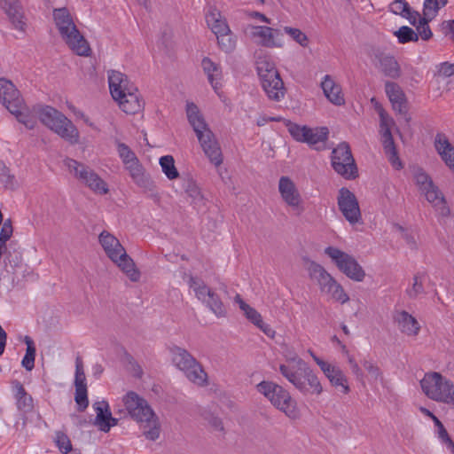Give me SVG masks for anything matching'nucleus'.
<instances>
[{
  "mask_svg": "<svg viewBox=\"0 0 454 454\" xmlns=\"http://www.w3.org/2000/svg\"><path fill=\"white\" fill-rule=\"evenodd\" d=\"M186 114L205 155L212 164L219 167L223 163V153L220 145L215 134L205 121L198 106L193 103H188L186 105Z\"/></svg>",
  "mask_w": 454,
  "mask_h": 454,
  "instance_id": "1",
  "label": "nucleus"
},
{
  "mask_svg": "<svg viewBox=\"0 0 454 454\" xmlns=\"http://www.w3.org/2000/svg\"><path fill=\"white\" fill-rule=\"evenodd\" d=\"M124 407L132 419L144 427V434L155 441L160 436L159 418L148 402L134 391H129L122 398Z\"/></svg>",
  "mask_w": 454,
  "mask_h": 454,
  "instance_id": "2",
  "label": "nucleus"
},
{
  "mask_svg": "<svg viewBox=\"0 0 454 454\" xmlns=\"http://www.w3.org/2000/svg\"><path fill=\"white\" fill-rule=\"evenodd\" d=\"M290 360L295 362L297 369L286 365H279L280 373L303 395H320L324 387L317 375L300 357L294 356Z\"/></svg>",
  "mask_w": 454,
  "mask_h": 454,
  "instance_id": "3",
  "label": "nucleus"
},
{
  "mask_svg": "<svg viewBox=\"0 0 454 454\" xmlns=\"http://www.w3.org/2000/svg\"><path fill=\"white\" fill-rule=\"evenodd\" d=\"M54 23L64 42L79 56H89L90 48L66 7L53 10Z\"/></svg>",
  "mask_w": 454,
  "mask_h": 454,
  "instance_id": "4",
  "label": "nucleus"
},
{
  "mask_svg": "<svg viewBox=\"0 0 454 454\" xmlns=\"http://www.w3.org/2000/svg\"><path fill=\"white\" fill-rule=\"evenodd\" d=\"M0 102L27 129H33L35 121L26 106L19 90L6 78H0Z\"/></svg>",
  "mask_w": 454,
  "mask_h": 454,
  "instance_id": "5",
  "label": "nucleus"
},
{
  "mask_svg": "<svg viewBox=\"0 0 454 454\" xmlns=\"http://www.w3.org/2000/svg\"><path fill=\"white\" fill-rule=\"evenodd\" d=\"M256 71L262 88L270 100L279 102L285 98L286 89L275 63L268 56L256 60Z\"/></svg>",
  "mask_w": 454,
  "mask_h": 454,
  "instance_id": "6",
  "label": "nucleus"
},
{
  "mask_svg": "<svg viewBox=\"0 0 454 454\" xmlns=\"http://www.w3.org/2000/svg\"><path fill=\"white\" fill-rule=\"evenodd\" d=\"M40 121L51 130L71 145L79 142L80 134L77 128L65 114L57 109L45 106L37 111Z\"/></svg>",
  "mask_w": 454,
  "mask_h": 454,
  "instance_id": "7",
  "label": "nucleus"
},
{
  "mask_svg": "<svg viewBox=\"0 0 454 454\" xmlns=\"http://www.w3.org/2000/svg\"><path fill=\"white\" fill-rule=\"evenodd\" d=\"M412 179L421 195L441 215L450 214L444 194L434 184L432 177L420 167H414L411 170Z\"/></svg>",
  "mask_w": 454,
  "mask_h": 454,
  "instance_id": "8",
  "label": "nucleus"
},
{
  "mask_svg": "<svg viewBox=\"0 0 454 454\" xmlns=\"http://www.w3.org/2000/svg\"><path fill=\"white\" fill-rule=\"evenodd\" d=\"M256 390L263 395L270 403L286 414L289 419L299 418V410L296 401L288 390L272 381L263 380L256 385Z\"/></svg>",
  "mask_w": 454,
  "mask_h": 454,
  "instance_id": "9",
  "label": "nucleus"
},
{
  "mask_svg": "<svg viewBox=\"0 0 454 454\" xmlns=\"http://www.w3.org/2000/svg\"><path fill=\"white\" fill-rule=\"evenodd\" d=\"M420 386L429 399L454 408V383L440 372L426 373Z\"/></svg>",
  "mask_w": 454,
  "mask_h": 454,
  "instance_id": "10",
  "label": "nucleus"
},
{
  "mask_svg": "<svg viewBox=\"0 0 454 454\" xmlns=\"http://www.w3.org/2000/svg\"><path fill=\"white\" fill-rule=\"evenodd\" d=\"M307 270L311 279L315 280L320 291L330 296L335 301L344 304L349 297L342 286L319 263L309 261Z\"/></svg>",
  "mask_w": 454,
  "mask_h": 454,
  "instance_id": "11",
  "label": "nucleus"
},
{
  "mask_svg": "<svg viewBox=\"0 0 454 454\" xmlns=\"http://www.w3.org/2000/svg\"><path fill=\"white\" fill-rule=\"evenodd\" d=\"M325 254L346 277L356 282L364 280L365 271L353 255L334 247H327Z\"/></svg>",
  "mask_w": 454,
  "mask_h": 454,
  "instance_id": "12",
  "label": "nucleus"
},
{
  "mask_svg": "<svg viewBox=\"0 0 454 454\" xmlns=\"http://www.w3.org/2000/svg\"><path fill=\"white\" fill-rule=\"evenodd\" d=\"M188 285L198 300L204 303L217 317H226L227 310L219 295L208 287L201 278L190 276Z\"/></svg>",
  "mask_w": 454,
  "mask_h": 454,
  "instance_id": "13",
  "label": "nucleus"
},
{
  "mask_svg": "<svg viewBox=\"0 0 454 454\" xmlns=\"http://www.w3.org/2000/svg\"><path fill=\"white\" fill-rule=\"evenodd\" d=\"M64 165L74 177L79 179L95 192L100 194H106L108 192L107 184L88 166L71 158H67L64 160Z\"/></svg>",
  "mask_w": 454,
  "mask_h": 454,
  "instance_id": "14",
  "label": "nucleus"
},
{
  "mask_svg": "<svg viewBox=\"0 0 454 454\" xmlns=\"http://www.w3.org/2000/svg\"><path fill=\"white\" fill-rule=\"evenodd\" d=\"M331 163L335 172L345 179L357 176V168L348 143L342 142L333 150Z\"/></svg>",
  "mask_w": 454,
  "mask_h": 454,
  "instance_id": "15",
  "label": "nucleus"
},
{
  "mask_svg": "<svg viewBox=\"0 0 454 454\" xmlns=\"http://www.w3.org/2000/svg\"><path fill=\"white\" fill-rule=\"evenodd\" d=\"M338 207L344 218L351 224L362 223V215L356 195L348 188L339 190L337 198Z\"/></svg>",
  "mask_w": 454,
  "mask_h": 454,
  "instance_id": "16",
  "label": "nucleus"
},
{
  "mask_svg": "<svg viewBox=\"0 0 454 454\" xmlns=\"http://www.w3.org/2000/svg\"><path fill=\"white\" fill-rule=\"evenodd\" d=\"M374 66L387 77L397 79L401 76V67L393 55L386 54L380 49H372L370 53Z\"/></svg>",
  "mask_w": 454,
  "mask_h": 454,
  "instance_id": "17",
  "label": "nucleus"
},
{
  "mask_svg": "<svg viewBox=\"0 0 454 454\" xmlns=\"http://www.w3.org/2000/svg\"><path fill=\"white\" fill-rule=\"evenodd\" d=\"M251 35L257 38V44L266 48H282L284 45L283 34L280 29L266 26L251 27Z\"/></svg>",
  "mask_w": 454,
  "mask_h": 454,
  "instance_id": "18",
  "label": "nucleus"
},
{
  "mask_svg": "<svg viewBox=\"0 0 454 454\" xmlns=\"http://www.w3.org/2000/svg\"><path fill=\"white\" fill-rule=\"evenodd\" d=\"M278 192L284 202L294 210H303L301 196L294 183L288 176H281L278 181Z\"/></svg>",
  "mask_w": 454,
  "mask_h": 454,
  "instance_id": "19",
  "label": "nucleus"
},
{
  "mask_svg": "<svg viewBox=\"0 0 454 454\" xmlns=\"http://www.w3.org/2000/svg\"><path fill=\"white\" fill-rule=\"evenodd\" d=\"M0 8L7 15L12 27L21 32L27 28V18L20 0H0Z\"/></svg>",
  "mask_w": 454,
  "mask_h": 454,
  "instance_id": "20",
  "label": "nucleus"
},
{
  "mask_svg": "<svg viewBox=\"0 0 454 454\" xmlns=\"http://www.w3.org/2000/svg\"><path fill=\"white\" fill-rule=\"evenodd\" d=\"M317 365L333 387H340L341 392L345 395L349 393L350 388L348 384V379L339 366L325 361H317Z\"/></svg>",
  "mask_w": 454,
  "mask_h": 454,
  "instance_id": "21",
  "label": "nucleus"
},
{
  "mask_svg": "<svg viewBox=\"0 0 454 454\" xmlns=\"http://www.w3.org/2000/svg\"><path fill=\"white\" fill-rule=\"evenodd\" d=\"M108 83L114 100L121 98L127 92L136 90V86L129 81L127 75L116 70L108 71Z\"/></svg>",
  "mask_w": 454,
  "mask_h": 454,
  "instance_id": "22",
  "label": "nucleus"
},
{
  "mask_svg": "<svg viewBox=\"0 0 454 454\" xmlns=\"http://www.w3.org/2000/svg\"><path fill=\"white\" fill-rule=\"evenodd\" d=\"M385 91L392 104L393 109L398 114L405 116L407 121H410V117H407L408 107L407 100L404 92L401 87L393 82H386Z\"/></svg>",
  "mask_w": 454,
  "mask_h": 454,
  "instance_id": "23",
  "label": "nucleus"
},
{
  "mask_svg": "<svg viewBox=\"0 0 454 454\" xmlns=\"http://www.w3.org/2000/svg\"><path fill=\"white\" fill-rule=\"evenodd\" d=\"M92 407L96 411L94 424L99 430L106 433L112 427L117 425L118 420L112 416L109 404L106 401H98L93 403Z\"/></svg>",
  "mask_w": 454,
  "mask_h": 454,
  "instance_id": "24",
  "label": "nucleus"
},
{
  "mask_svg": "<svg viewBox=\"0 0 454 454\" xmlns=\"http://www.w3.org/2000/svg\"><path fill=\"white\" fill-rule=\"evenodd\" d=\"M394 322L398 329L408 336L418 335L420 325L417 319L405 310H397L393 316Z\"/></svg>",
  "mask_w": 454,
  "mask_h": 454,
  "instance_id": "25",
  "label": "nucleus"
},
{
  "mask_svg": "<svg viewBox=\"0 0 454 454\" xmlns=\"http://www.w3.org/2000/svg\"><path fill=\"white\" fill-rule=\"evenodd\" d=\"M98 241L111 261L120 258V254L125 251L119 239L107 231H103L99 234Z\"/></svg>",
  "mask_w": 454,
  "mask_h": 454,
  "instance_id": "26",
  "label": "nucleus"
},
{
  "mask_svg": "<svg viewBox=\"0 0 454 454\" xmlns=\"http://www.w3.org/2000/svg\"><path fill=\"white\" fill-rule=\"evenodd\" d=\"M434 147L445 164L454 172V147L443 133H437Z\"/></svg>",
  "mask_w": 454,
  "mask_h": 454,
  "instance_id": "27",
  "label": "nucleus"
},
{
  "mask_svg": "<svg viewBox=\"0 0 454 454\" xmlns=\"http://www.w3.org/2000/svg\"><path fill=\"white\" fill-rule=\"evenodd\" d=\"M321 87L327 99L335 106H342L345 103L344 95L341 87L336 83L329 75H325Z\"/></svg>",
  "mask_w": 454,
  "mask_h": 454,
  "instance_id": "28",
  "label": "nucleus"
},
{
  "mask_svg": "<svg viewBox=\"0 0 454 454\" xmlns=\"http://www.w3.org/2000/svg\"><path fill=\"white\" fill-rule=\"evenodd\" d=\"M115 101L119 103L121 110L128 114H135L140 112L144 107V101L140 98L137 87L135 91L127 92L123 94L121 98H116Z\"/></svg>",
  "mask_w": 454,
  "mask_h": 454,
  "instance_id": "29",
  "label": "nucleus"
},
{
  "mask_svg": "<svg viewBox=\"0 0 454 454\" xmlns=\"http://www.w3.org/2000/svg\"><path fill=\"white\" fill-rule=\"evenodd\" d=\"M125 168L129 171L132 180L140 187L148 188L151 184V180L146 175L145 168L140 163L138 158L126 162Z\"/></svg>",
  "mask_w": 454,
  "mask_h": 454,
  "instance_id": "30",
  "label": "nucleus"
},
{
  "mask_svg": "<svg viewBox=\"0 0 454 454\" xmlns=\"http://www.w3.org/2000/svg\"><path fill=\"white\" fill-rule=\"evenodd\" d=\"M206 21L212 32L216 35L230 32V27L220 12L210 6L206 13Z\"/></svg>",
  "mask_w": 454,
  "mask_h": 454,
  "instance_id": "31",
  "label": "nucleus"
},
{
  "mask_svg": "<svg viewBox=\"0 0 454 454\" xmlns=\"http://www.w3.org/2000/svg\"><path fill=\"white\" fill-rule=\"evenodd\" d=\"M16 405L19 411L22 412H29L33 409V398L27 393L23 385L17 380L12 382Z\"/></svg>",
  "mask_w": 454,
  "mask_h": 454,
  "instance_id": "32",
  "label": "nucleus"
},
{
  "mask_svg": "<svg viewBox=\"0 0 454 454\" xmlns=\"http://www.w3.org/2000/svg\"><path fill=\"white\" fill-rule=\"evenodd\" d=\"M381 143L383 145L384 153L387 155L392 167L396 170L403 168V163L398 156L392 134L390 133L381 135Z\"/></svg>",
  "mask_w": 454,
  "mask_h": 454,
  "instance_id": "33",
  "label": "nucleus"
},
{
  "mask_svg": "<svg viewBox=\"0 0 454 454\" xmlns=\"http://www.w3.org/2000/svg\"><path fill=\"white\" fill-rule=\"evenodd\" d=\"M172 361L182 372L187 371L197 360L184 348L173 347L171 348Z\"/></svg>",
  "mask_w": 454,
  "mask_h": 454,
  "instance_id": "34",
  "label": "nucleus"
},
{
  "mask_svg": "<svg viewBox=\"0 0 454 454\" xmlns=\"http://www.w3.org/2000/svg\"><path fill=\"white\" fill-rule=\"evenodd\" d=\"M121 270L127 275V277L133 282H137L140 278V272L136 268L133 260L127 254L126 250L120 254V258L112 260Z\"/></svg>",
  "mask_w": 454,
  "mask_h": 454,
  "instance_id": "35",
  "label": "nucleus"
},
{
  "mask_svg": "<svg viewBox=\"0 0 454 454\" xmlns=\"http://www.w3.org/2000/svg\"><path fill=\"white\" fill-rule=\"evenodd\" d=\"M202 68L207 75L208 82L216 91L220 85L222 71L220 67L208 58H204L201 62Z\"/></svg>",
  "mask_w": 454,
  "mask_h": 454,
  "instance_id": "36",
  "label": "nucleus"
},
{
  "mask_svg": "<svg viewBox=\"0 0 454 454\" xmlns=\"http://www.w3.org/2000/svg\"><path fill=\"white\" fill-rule=\"evenodd\" d=\"M328 129L326 127H317L308 129V135L304 143L308 144L310 147L319 150L321 147L317 146L318 144H325L328 138Z\"/></svg>",
  "mask_w": 454,
  "mask_h": 454,
  "instance_id": "37",
  "label": "nucleus"
},
{
  "mask_svg": "<svg viewBox=\"0 0 454 454\" xmlns=\"http://www.w3.org/2000/svg\"><path fill=\"white\" fill-rule=\"evenodd\" d=\"M184 373L191 382L197 386L203 387L207 384V374L198 361Z\"/></svg>",
  "mask_w": 454,
  "mask_h": 454,
  "instance_id": "38",
  "label": "nucleus"
},
{
  "mask_svg": "<svg viewBox=\"0 0 454 454\" xmlns=\"http://www.w3.org/2000/svg\"><path fill=\"white\" fill-rule=\"evenodd\" d=\"M234 301L239 304V309L243 311L246 317L254 325L262 323V318L261 314L247 303H246L239 294H236Z\"/></svg>",
  "mask_w": 454,
  "mask_h": 454,
  "instance_id": "39",
  "label": "nucleus"
},
{
  "mask_svg": "<svg viewBox=\"0 0 454 454\" xmlns=\"http://www.w3.org/2000/svg\"><path fill=\"white\" fill-rule=\"evenodd\" d=\"M24 341L27 345V349L26 354L21 361V364L27 371H32L35 367L36 349L33 340L29 336H26Z\"/></svg>",
  "mask_w": 454,
  "mask_h": 454,
  "instance_id": "40",
  "label": "nucleus"
},
{
  "mask_svg": "<svg viewBox=\"0 0 454 454\" xmlns=\"http://www.w3.org/2000/svg\"><path fill=\"white\" fill-rule=\"evenodd\" d=\"M285 125L287 128L288 132L292 137L297 142L304 143L306 136L308 135L309 127L306 125H299L292 122L291 121L286 120Z\"/></svg>",
  "mask_w": 454,
  "mask_h": 454,
  "instance_id": "41",
  "label": "nucleus"
},
{
  "mask_svg": "<svg viewBox=\"0 0 454 454\" xmlns=\"http://www.w3.org/2000/svg\"><path fill=\"white\" fill-rule=\"evenodd\" d=\"M160 165L163 173L168 179L173 180L178 177L179 173L175 166L174 158L171 155L160 157Z\"/></svg>",
  "mask_w": 454,
  "mask_h": 454,
  "instance_id": "42",
  "label": "nucleus"
},
{
  "mask_svg": "<svg viewBox=\"0 0 454 454\" xmlns=\"http://www.w3.org/2000/svg\"><path fill=\"white\" fill-rule=\"evenodd\" d=\"M448 0H425L423 4V15L434 19L441 7L445 6Z\"/></svg>",
  "mask_w": 454,
  "mask_h": 454,
  "instance_id": "43",
  "label": "nucleus"
},
{
  "mask_svg": "<svg viewBox=\"0 0 454 454\" xmlns=\"http://www.w3.org/2000/svg\"><path fill=\"white\" fill-rule=\"evenodd\" d=\"M219 47L225 52H231L236 47V38L232 33L227 32L216 35Z\"/></svg>",
  "mask_w": 454,
  "mask_h": 454,
  "instance_id": "44",
  "label": "nucleus"
},
{
  "mask_svg": "<svg viewBox=\"0 0 454 454\" xmlns=\"http://www.w3.org/2000/svg\"><path fill=\"white\" fill-rule=\"evenodd\" d=\"M395 35L398 38L400 43H406L409 42H417L419 40L418 34L407 26L401 27L395 32Z\"/></svg>",
  "mask_w": 454,
  "mask_h": 454,
  "instance_id": "45",
  "label": "nucleus"
},
{
  "mask_svg": "<svg viewBox=\"0 0 454 454\" xmlns=\"http://www.w3.org/2000/svg\"><path fill=\"white\" fill-rule=\"evenodd\" d=\"M376 108L380 115V135L390 134L391 127L394 124V120L387 114V113L380 106H377Z\"/></svg>",
  "mask_w": 454,
  "mask_h": 454,
  "instance_id": "46",
  "label": "nucleus"
},
{
  "mask_svg": "<svg viewBox=\"0 0 454 454\" xmlns=\"http://www.w3.org/2000/svg\"><path fill=\"white\" fill-rule=\"evenodd\" d=\"M0 182L7 189L12 190L17 186L15 176L10 173V169L2 161H0Z\"/></svg>",
  "mask_w": 454,
  "mask_h": 454,
  "instance_id": "47",
  "label": "nucleus"
},
{
  "mask_svg": "<svg viewBox=\"0 0 454 454\" xmlns=\"http://www.w3.org/2000/svg\"><path fill=\"white\" fill-rule=\"evenodd\" d=\"M283 30L290 37L294 40L297 43H299L302 47H307L309 44L308 36L299 28H294L291 27H284Z\"/></svg>",
  "mask_w": 454,
  "mask_h": 454,
  "instance_id": "48",
  "label": "nucleus"
},
{
  "mask_svg": "<svg viewBox=\"0 0 454 454\" xmlns=\"http://www.w3.org/2000/svg\"><path fill=\"white\" fill-rule=\"evenodd\" d=\"M55 443L63 454H67L72 450V443L69 437L63 432L58 431L55 434Z\"/></svg>",
  "mask_w": 454,
  "mask_h": 454,
  "instance_id": "49",
  "label": "nucleus"
},
{
  "mask_svg": "<svg viewBox=\"0 0 454 454\" xmlns=\"http://www.w3.org/2000/svg\"><path fill=\"white\" fill-rule=\"evenodd\" d=\"M424 273H418L413 277L412 286L407 290V294L411 298H416L418 295L424 293Z\"/></svg>",
  "mask_w": 454,
  "mask_h": 454,
  "instance_id": "50",
  "label": "nucleus"
},
{
  "mask_svg": "<svg viewBox=\"0 0 454 454\" xmlns=\"http://www.w3.org/2000/svg\"><path fill=\"white\" fill-rule=\"evenodd\" d=\"M74 386L87 387L86 376L83 369V363L80 356H77L75 359Z\"/></svg>",
  "mask_w": 454,
  "mask_h": 454,
  "instance_id": "51",
  "label": "nucleus"
},
{
  "mask_svg": "<svg viewBox=\"0 0 454 454\" xmlns=\"http://www.w3.org/2000/svg\"><path fill=\"white\" fill-rule=\"evenodd\" d=\"M74 401L78 404L80 411H83L88 407L87 387H75Z\"/></svg>",
  "mask_w": 454,
  "mask_h": 454,
  "instance_id": "52",
  "label": "nucleus"
},
{
  "mask_svg": "<svg viewBox=\"0 0 454 454\" xmlns=\"http://www.w3.org/2000/svg\"><path fill=\"white\" fill-rule=\"evenodd\" d=\"M117 152L123 164L137 158L135 153L126 144L121 142H117Z\"/></svg>",
  "mask_w": 454,
  "mask_h": 454,
  "instance_id": "53",
  "label": "nucleus"
},
{
  "mask_svg": "<svg viewBox=\"0 0 454 454\" xmlns=\"http://www.w3.org/2000/svg\"><path fill=\"white\" fill-rule=\"evenodd\" d=\"M433 19H429L427 16H424L422 18H419V25L417 26V30L421 38L425 41L429 40L433 34L432 31L428 26V22L431 21Z\"/></svg>",
  "mask_w": 454,
  "mask_h": 454,
  "instance_id": "54",
  "label": "nucleus"
},
{
  "mask_svg": "<svg viewBox=\"0 0 454 454\" xmlns=\"http://www.w3.org/2000/svg\"><path fill=\"white\" fill-rule=\"evenodd\" d=\"M362 364H363L364 368L368 372L372 380H373L375 381H377L379 380H382V379H383L382 372L376 364H374L371 360H364L362 362Z\"/></svg>",
  "mask_w": 454,
  "mask_h": 454,
  "instance_id": "55",
  "label": "nucleus"
},
{
  "mask_svg": "<svg viewBox=\"0 0 454 454\" xmlns=\"http://www.w3.org/2000/svg\"><path fill=\"white\" fill-rule=\"evenodd\" d=\"M409 9L410 5L405 0H395L389 5L390 12L402 17L407 15Z\"/></svg>",
  "mask_w": 454,
  "mask_h": 454,
  "instance_id": "56",
  "label": "nucleus"
},
{
  "mask_svg": "<svg viewBox=\"0 0 454 454\" xmlns=\"http://www.w3.org/2000/svg\"><path fill=\"white\" fill-rule=\"evenodd\" d=\"M13 232V228L11 219L4 222L0 231V247H4L5 242L10 239Z\"/></svg>",
  "mask_w": 454,
  "mask_h": 454,
  "instance_id": "57",
  "label": "nucleus"
},
{
  "mask_svg": "<svg viewBox=\"0 0 454 454\" xmlns=\"http://www.w3.org/2000/svg\"><path fill=\"white\" fill-rule=\"evenodd\" d=\"M21 254L19 252H9L5 257L6 267L10 266L12 270L19 267L21 264Z\"/></svg>",
  "mask_w": 454,
  "mask_h": 454,
  "instance_id": "58",
  "label": "nucleus"
},
{
  "mask_svg": "<svg viewBox=\"0 0 454 454\" xmlns=\"http://www.w3.org/2000/svg\"><path fill=\"white\" fill-rule=\"evenodd\" d=\"M395 228L400 232L402 238L406 241L407 245L411 248L414 249L417 247L415 238L411 232L407 231L403 227L398 224L395 225Z\"/></svg>",
  "mask_w": 454,
  "mask_h": 454,
  "instance_id": "59",
  "label": "nucleus"
},
{
  "mask_svg": "<svg viewBox=\"0 0 454 454\" xmlns=\"http://www.w3.org/2000/svg\"><path fill=\"white\" fill-rule=\"evenodd\" d=\"M441 30L445 35H450L454 43V20H444L441 24Z\"/></svg>",
  "mask_w": 454,
  "mask_h": 454,
  "instance_id": "60",
  "label": "nucleus"
},
{
  "mask_svg": "<svg viewBox=\"0 0 454 454\" xmlns=\"http://www.w3.org/2000/svg\"><path fill=\"white\" fill-rule=\"evenodd\" d=\"M439 75L443 77H450L454 74V64L443 62L440 65L438 69Z\"/></svg>",
  "mask_w": 454,
  "mask_h": 454,
  "instance_id": "61",
  "label": "nucleus"
},
{
  "mask_svg": "<svg viewBox=\"0 0 454 454\" xmlns=\"http://www.w3.org/2000/svg\"><path fill=\"white\" fill-rule=\"evenodd\" d=\"M186 192L193 200H199L201 198L200 191L199 187L196 185V184L193 182H191L188 184V186L186 188Z\"/></svg>",
  "mask_w": 454,
  "mask_h": 454,
  "instance_id": "62",
  "label": "nucleus"
},
{
  "mask_svg": "<svg viewBox=\"0 0 454 454\" xmlns=\"http://www.w3.org/2000/svg\"><path fill=\"white\" fill-rule=\"evenodd\" d=\"M435 427H437V435L439 439H443L444 437H447L449 435L447 430L445 429L443 424L439 420L437 417H434L433 419Z\"/></svg>",
  "mask_w": 454,
  "mask_h": 454,
  "instance_id": "63",
  "label": "nucleus"
},
{
  "mask_svg": "<svg viewBox=\"0 0 454 454\" xmlns=\"http://www.w3.org/2000/svg\"><path fill=\"white\" fill-rule=\"evenodd\" d=\"M403 18H406L411 24L416 25L417 20H419V18L421 17L419 16V13L418 12H412L410 8L409 11L407 12V15L403 16Z\"/></svg>",
  "mask_w": 454,
  "mask_h": 454,
  "instance_id": "64",
  "label": "nucleus"
}]
</instances>
